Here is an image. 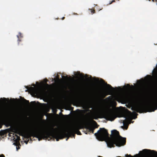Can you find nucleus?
Instances as JSON below:
<instances>
[{"label":"nucleus","mask_w":157,"mask_h":157,"mask_svg":"<svg viewBox=\"0 0 157 157\" xmlns=\"http://www.w3.org/2000/svg\"><path fill=\"white\" fill-rule=\"evenodd\" d=\"M8 117L11 120L14 119L16 117L15 113L12 110H8L6 113Z\"/></svg>","instance_id":"nucleus-6"},{"label":"nucleus","mask_w":157,"mask_h":157,"mask_svg":"<svg viewBox=\"0 0 157 157\" xmlns=\"http://www.w3.org/2000/svg\"><path fill=\"white\" fill-rule=\"evenodd\" d=\"M89 10L90 11L92 14L95 13V10H94L93 9H89Z\"/></svg>","instance_id":"nucleus-17"},{"label":"nucleus","mask_w":157,"mask_h":157,"mask_svg":"<svg viewBox=\"0 0 157 157\" xmlns=\"http://www.w3.org/2000/svg\"><path fill=\"white\" fill-rule=\"evenodd\" d=\"M35 130H33L30 132L29 133L26 134L25 135V137L27 139H31V137L32 136L33 137V136H32V134L33 133H35Z\"/></svg>","instance_id":"nucleus-12"},{"label":"nucleus","mask_w":157,"mask_h":157,"mask_svg":"<svg viewBox=\"0 0 157 157\" xmlns=\"http://www.w3.org/2000/svg\"><path fill=\"white\" fill-rule=\"evenodd\" d=\"M25 91H26V92H27V90H26Z\"/></svg>","instance_id":"nucleus-40"},{"label":"nucleus","mask_w":157,"mask_h":157,"mask_svg":"<svg viewBox=\"0 0 157 157\" xmlns=\"http://www.w3.org/2000/svg\"><path fill=\"white\" fill-rule=\"evenodd\" d=\"M17 36L18 38V39L17 40L18 43V44H19L20 42L21 41V40L20 39V38L22 37V36L21 33H19L18 34V35Z\"/></svg>","instance_id":"nucleus-16"},{"label":"nucleus","mask_w":157,"mask_h":157,"mask_svg":"<svg viewBox=\"0 0 157 157\" xmlns=\"http://www.w3.org/2000/svg\"><path fill=\"white\" fill-rule=\"evenodd\" d=\"M127 128H127H127H126V129H127Z\"/></svg>","instance_id":"nucleus-41"},{"label":"nucleus","mask_w":157,"mask_h":157,"mask_svg":"<svg viewBox=\"0 0 157 157\" xmlns=\"http://www.w3.org/2000/svg\"><path fill=\"white\" fill-rule=\"evenodd\" d=\"M46 80L47 81H48V80L47 79H46Z\"/></svg>","instance_id":"nucleus-37"},{"label":"nucleus","mask_w":157,"mask_h":157,"mask_svg":"<svg viewBox=\"0 0 157 157\" xmlns=\"http://www.w3.org/2000/svg\"><path fill=\"white\" fill-rule=\"evenodd\" d=\"M28 143V142H26V144H27Z\"/></svg>","instance_id":"nucleus-34"},{"label":"nucleus","mask_w":157,"mask_h":157,"mask_svg":"<svg viewBox=\"0 0 157 157\" xmlns=\"http://www.w3.org/2000/svg\"><path fill=\"white\" fill-rule=\"evenodd\" d=\"M49 132H52V134L51 136L55 137L57 141H59V139H62L65 137H67L70 135L68 132L54 133V128H52L49 130Z\"/></svg>","instance_id":"nucleus-3"},{"label":"nucleus","mask_w":157,"mask_h":157,"mask_svg":"<svg viewBox=\"0 0 157 157\" xmlns=\"http://www.w3.org/2000/svg\"><path fill=\"white\" fill-rule=\"evenodd\" d=\"M46 86H48V87H50V85H48V84H47V83H46Z\"/></svg>","instance_id":"nucleus-27"},{"label":"nucleus","mask_w":157,"mask_h":157,"mask_svg":"<svg viewBox=\"0 0 157 157\" xmlns=\"http://www.w3.org/2000/svg\"><path fill=\"white\" fill-rule=\"evenodd\" d=\"M111 96H109L107 98H105V100H111Z\"/></svg>","instance_id":"nucleus-20"},{"label":"nucleus","mask_w":157,"mask_h":157,"mask_svg":"<svg viewBox=\"0 0 157 157\" xmlns=\"http://www.w3.org/2000/svg\"><path fill=\"white\" fill-rule=\"evenodd\" d=\"M106 84V85H107V86H108V87H109V88H111V89H114V88L113 87L111 86L109 84H108L107 83Z\"/></svg>","instance_id":"nucleus-19"},{"label":"nucleus","mask_w":157,"mask_h":157,"mask_svg":"<svg viewBox=\"0 0 157 157\" xmlns=\"http://www.w3.org/2000/svg\"><path fill=\"white\" fill-rule=\"evenodd\" d=\"M126 156H128L129 157H133V156H131L130 155H128L127 154L126 155Z\"/></svg>","instance_id":"nucleus-22"},{"label":"nucleus","mask_w":157,"mask_h":157,"mask_svg":"<svg viewBox=\"0 0 157 157\" xmlns=\"http://www.w3.org/2000/svg\"><path fill=\"white\" fill-rule=\"evenodd\" d=\"M115 2V0H113L111 2H109V4H108V5H110L113 2Z\"/></svg>","instance_id":"nucleus-21"},{"label":"nucleus","mask_w":157,"mask_h":157,"mask_svg":"<svg viewBox=\"0 0 157 157\" xmlns=\"http://www.w3.org/2000/svg\"><path fill=\"white\" fill-rule=\"evenodd\" d=\"M35 86V84H34L33 85V86Z\"/></svg>","instance_id":"nucleus-39"},{"label":"nucleus","mask_w":157,"mask_h":157,"mask_svg":"<svg viewBox=\"0 0 157 157\" xmlns=\"http://www.w3.org/2000/svg\"><path fill=\"white\" fill-rule=\"evenodd\" d=\"M64 78H65V77H64V76H63V78H64Z\"/></svg>","instance_id":"nucleus-35"},{"label":"nucleus","mask_w":157,"mask_h":157,"mask_svg":"<svg viewBox=\"0 0 157 157\" xmlns=\"http://www.w3.org/2000/svg\"><path fill=\"white\" fill-rule=\"evenodd\" d=\"M148 108L150 110L149 112L154 111L157 109V106L155 102H152L148 106Z\"/></svg>","instance_id":"nucleus-8"},{"label":"nucleus","mask_w":157,"mask_h":157,"mask_svg":"<svg viewBox=\"0 0 157 157\" xmlns=\"http://www.w3.org/2000/svg\"><path fill=\"white\" fill-rule=\"evenodd\" d=\"M103 117L109 121H113L115 118V116L111 110L105 112L103 113Z\"/></svg>","instance_id":"nucleus-4"},{"label":"nucleus","mask_w":157,"mask_h":157,"mask_svg":"<svg viewBox=\"0 0 157 157\" xmlns=\"http://www.w3.org/2000/svg\"><path fill=\"white\" fill-rule=\"evenodd\" d=\"M107 95L105 92L98 93L96 94L95 97L98 99L104 98Z\"/></svg>","instance_id":"nucleus-7"},{"label":"nucleus","mask_w":157,"mask_h":157,"mask_svg":"<svg viewBox=\"0 0 157 157\" xmlns=\"http://www.w3.org/2000/svg\"><path fill=\"white\" fill-rule=\"evenodd\" d=\"M65 19V17H63L62 18V20H64Z\"/></svg>","instance_id":"nucleus-29"},{"label":"nucleus","mask_w":157,"mask_h":157,"mask_svg":"<svg viewBox=\"0 0 157 157\" xmlns=\"http://www.w3.org/2000/svg\"><path fill=\"white\" fill-rule=\"evenodd\" d=\"M128 111L129 113V116L130 117L134 119H135L137 118V116L138 114L136 112H133L132 113L129 110H128Z\"/></svg>","instance_id":"nucleus-11"},{"label":"nucleus","mask_w":157,"mask_h":157,"mask_svg":"<svg viewBox=\"0 0 157 157\" xmlns=\"http://www.w3.org/2000/svg\"><path fill=\"white\" fill-rule=\"evenodd\" d=\"M5 156L4 155L2 154L1 155V157H4Z\"/></svg>","instance_id":"nucleus-25"},{"label":"nucleus","mask_w":157,"mask_h":157,"mask_svg":"<svg viewBox=\"0 0 157 157\" xmlns=\"http://www.w3.org/2000/svg\"><path fill=\"white\" fill-rule=\"evenodd\" d=\"M86 128L89 130V132H91L92 133H94V130L95 128L93 127L87 126L86 127Z\"/></svg>","instance_id":"nucleus-15"},{"label":"nucleus","mask_w":157,"mask_h":157,"mask_svg":"<svg viewBox=\"0 0 157 157\" xmlns=\"http://www.w3.org/2000/svg\"><path fill=\"white\" fill-rule=\"evenodd\" d=\"M31 103H35V101H33V102H31Z\"/></svg>","instance_id":"nucleus-31"},{"label":"nucleus","mask_w":157,"mask_h":157,"mask_svg":"<svg viewBox=\"0 0 157 157\" xmlns=\"http://www.w3.org/2000/svg\"><path fill=\"white\" fill-rule=\"evenodd\" d=\"M56 110L55 112V113H56Z\"/></svg>","instance_id":"nucleus-36"},{"label":"nucleus","mask_w":157,"mask_h":157,"mask_svg":"<svg viewBox=\"0 0 157 157\" xmlns=\"http://www.w3.org/2000/svg\"><path fill=\"white\" fill-rule=\"evenodd\" d=\"M94 135L99 140H106L107 146L110 147H114V144L117 146L121 147L124 145L126 142V138L120 136L119 132L116 130L111 131L110 138L109 137L108 131L104 128H100Z\"/></svg>","instance_id":"nucleus-1"},{"label":"nucleus","mask_w":157,"mask_h":157,"mask_svg":"<svg viewBox=\"0 0 157 157\" xmlns=\"http://www.w3.org/2000/svg\"><path fill=\"white\" fill-rule=\"evenodd\" d=\"M68 138H67L66 139V140H68Z\"/></svg>","instance_id":"nucleus-33"},{"label":"nucleus","mask_w":157,"mask_h":157,"mask_svg":"<svg viewBox=\"0 0 157 157\" xmlns=\"http://www.w3.org/2000/svg\"><path fill=\"white\" fill-rule=\"evenodd\" d=\"M15 136L16 137V139L15 138H14V141L15 143H16V145L18 144H20L19 141L20 140V137L17 135H15Z\"/></svg>","instance_id":"nucleus-14"},{"label":"nucleus","mask_w":157,"mask_h":157,"mask_svg":"<svg viewBox=\"0 0 157 157\" xmlns=\"http://www.w3.org/2000/svg\"><path fill=\"white\" fill-rule=\"evenodd\" d=\"M0 133H1V136H2V134H3V131L2 130H1Z\"/></svg>","instance_id":"nucleus-23"},{"label":"nucleus","mask_w":157,"mask_h":157,"mask_svg":"<svg viewBox=\"0 0 157 157\" xmlns=\"http://www.w3.org/2000/svg\"><path fill=\"white\" fill-rule=\"evenodd\" d=\"M16 133H18V134H19L20 135H21V134L20 133H18V132H16Z\"/></svg>","instance_id":"nucleus-28"},{"label":"nucleus","mask_w":157,"mask_h":157,"mask_svg":"<svg viewBox=\"0 0 157 157\" xmlns=\"http://www.w3.org/2000/svg\"><path fill=\"white\" fill-rule=\"evenodd\" d=\"M82 128V125L79 123H76L72 127L71 130V132H75L78 135H81V133L79 130Z\"/></svg>","instance_id":"nucleus-5"},{"label":"nucleus","mask_w":157,"mask_h":157,"mask_svg":"<svg viewBox=\"0 0 157 157\" xmlns=\"http://www.w3.org/2000/svg\"><path fill=\"white\" fill-rule=\"evenodd\" d=\"M52 134V133L51 132H49V130L45 131L35 130V133H33L32 136L37 138L38 140L40 141L42 139H44L49 138Z\"/></svg>","instance_id":"nucleus-2"},{"label":"nucleus","mask_w":157,"mask_h":157,"mask_svg":"<svg viewBox=\"0 0 157 157\" xmlns=\"http://www.w3.org/2000/svg\"><path fill=\"white\" fill-rule=\"evenodd\" d=\"M102 81H103V82H104V80H103L102 79Z\"/></svg>","instance_id":"nucleus-38"},{"label":"nucleus","mask_w":157,"mask_h":157,"mask_svg":"<svg viewBox=\"0 0 157 157\" xmlns=\"http://www.w3.org/2000/svg\"><path fill=\"white\" fill-rule=\"evenodd\" d=\"M131 109L132 110L135 111L137 112H139L140 113H142V110L140 107H136L134 108L132 107V108Z\"/></svg>","instance_id":"nucleus-13"},{"label":"nucleus","mask_w":157,"mask_h":157,"mask_svg":"<svg viewBox=\"0 0 157 157\" xmlns=\"http://www.w3.org/2000/svg\"><path fill=\"white\" fill-rule=\"evenodd\" d=\"M1 128H2V102H3L5 103H6L7 101V99L5 98H1Z\"/></svg>","instance_id":"nucleus-9"},{"label":"nucleus","mask_w":157,"mask_h":157,"mask_svg":"<svg viewBox=\"0 0 157 157\" xmlns=\"http://www.w3.org/2000/svg\"><path fill=\"white\" fill-rule=\"evenodd\" d=\"M127 87L128 88H129L130 87V86L129 84H128L127 85Z\"/></svg>","instance_id":"nucleus-26"},{"label":"nucleus","mask_w":157,"mask_h":157,"mask_svg":"<svg viewBox=\"0 0 157 157\" xmlns=\"http://www.w3.org/2000/svg\"><path fill=\"white\" fill-rule=\"evenodd\" d=\"M30 90H33L34 89V88L33 87H31L30 88Z\"/></svg>","instance_id":"nucleus-24"},{"label":"nucleus","mask_w":157,"mask_h":157,"mask_svg":"<svg viewBox=\"0 0 157 157\" xmlns=\"http://www.w3.org/2000/svg\"><path fill=\"white\" fill-rule=\"evenodd\" d=\"M73 14L74 15H77V13H74Z\"/></svg>","instance_id":"nucleus-30"},{"label":"nucleus","mask_w":157,"mask_h":157,"mask_svg":"<svg viewBox=\"0 0 157 157\" xmlns=\"http://www.w3.org/2000/svg\"><path fill=\"white\" fill-rule=\"evenodd\" d=\"M148 152H151V153L152 154H155L156 153V152L154 150H151L149 149H144L142 151H140V153H146Z\"/></svg>","instance_id":"nucleus-10"},{"label":"nucleus","mask_w":157,"mask_h":157,"mask_svg":"<svg viewBox=\"0 0 157 157\" xmlns=\"http://www.w3.org/2000/svg\"><path fill=\"white\" fill-rule=\"evenodd\" d=\"M93 122H94L95 123L97 124L96 122H95V121H93Z\"/></svg>","instance_id":"nucleus-32"},{"label":"nucleus","mask_w":157,"mask_h":157,"mask_svg":"<svg viewBox=\"0 0 157 157\" xmlns=\"http://www.w3.org/2000/svg\"><path fill=\"white\" fill-rule=\"evenodd\" d=\"M23 101H24L25 103L26 104H29V101L28 100H27L25 99L24 98Z\"/></svg>","instance_id":"nucleus-18"}]
</instances>
